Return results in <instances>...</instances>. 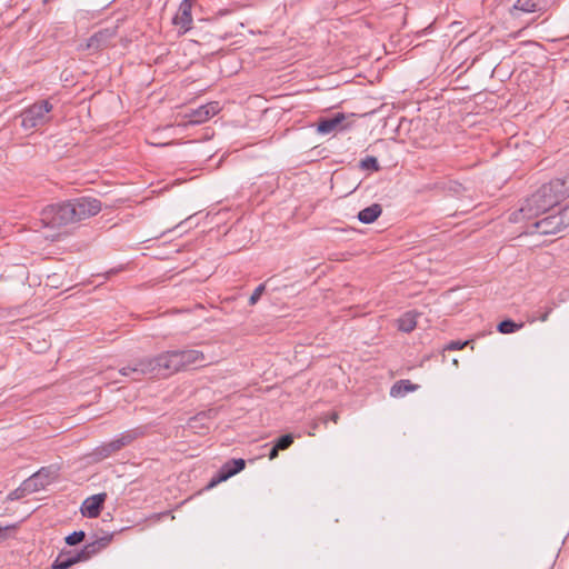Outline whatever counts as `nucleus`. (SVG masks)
<instances>
[{"label":"nucleus","instance_id":"7ed1b4c3","mask_svg":"<svg viewBox=\"0 0 569 569\" xmlns=\"http://www.w3.org/2000/svg\"><path fill=\"white\" fill-rule=\"evenodd\" d=\"M53 104L49 100H39L20 112L21 127L32 130L46 126L51 120Z\"/></svg>","mask_w":569,"mask_h":569},{"label":"nucleus","instance_id":"9b49d317","mask_svg":"<svg viewBox=\"0 0 569 569\" xmlns=\"http://www.w3.org/2000/svg\"><path fill=\"white\" fill-rule=\"evenodd\" d=\"M107 499V493H98L87 498L81 506V513L88 518L99 517L103 503Z\"/></svg>","mask_w":569,"mask_h":569},{"label":"nucleus","instance_id":"dca6fc26","mask_svg":"<svg viewBox=\"0 0 569 569\" xmlns=\"http://www.w3.org/2000/svg\"><path fill=\"white\" fill-rule=\"evenodd\" d=\"M419 388L418 385L412 383L408 379H402L397 381L390 389V396L391 397H403L408 392L416 391Z\"/></svg>","mask_w":569,"mask_h":569},{"label":"nucleus","instance_id":"6ab92c4d","mask_svg":"<svg viewBox=\"0 0 569 569\" xmlns=\"http://www.w3.org/2000/svg\"><path fill=\"white\" fill-rule=\"evenodd\" d=\"M417 326L416 317L407 312L398 319V329L402 332H411Z\"/></svg>","mask_w":569,"mask_h":569},{"label":"nucleus","instance_id":"20e7f679","mask_svg":"<svg viewBox=\"0 0 569 569\" xmlns=\"http://www.w3.org/2000/svg\"><path fill=\"white\" fill-rule=\"evenodd\" d=\"M41 222L46 227L61 228L73 223L69 201L49 204L40 213Z\"/></svg>","mask_w":569,"mask_h":569},{"label":"nucleus","instance_id":"a878e982","mask_svg":"<svg viewBox=\"0 0 569 569\" xmlns=\"http://www.w3.org/2000/svg\"><path fill=\"white\" fill-rule=\"evenodd\" d=\"M86 538V533L84 531L80 530V531H73L72 533H70L69 536L66 537V543L69 545V546H76L80 542H82Z\"/></svg>","mask_w":569,"mask_h":569},{"label":"nucleus","instance_id":"9d476101","mask_svg":"<svg viewBox=\"0 0 569 569\" xmlns=\"http://www.w3.org/2000/svg\"><path fill=\"white\" fill-rule=\"evenodd\" d=\"M246 467V461L241 458L228 460L219 470L217 478H213L209 487H213L217 483L227 480L228 478L237 475Z\"/></svg>","mask_w":569,"mask_h":569},{"label":"nucleus","instance_id":"f257e3e1","mask_svg":"<svg viewBox=\"0 0 569 569\" xmlns=\"http://www.w3.org/2000/svg\"><path fill=\"white\" fill-rule=\"evenodd\" d=\"M561 188V183L555 179L542 184L523 201L518 213L523 219H532L553 208L563 200Z\"/></svg>","mask_w":569,"mask_h":569},{"label":"nucleus","instance_id":"423d86ee","mask_svg":"<svg viewBox=\"0 0 569 569\" xmlns=\"http://www.w3.org/2000/svg\"><path fill=\"white\" fill-rule=\"evenodd\" d=\"M134 362L140 368V373H142L143 377L169 378L163 352L153 357L141 358Z\"/></svg>","mask_w":569,"mask_h":569},{"label":"nucleus","instance_id":"c756f323","mask_svg":"<svg viewBox=\"0 0 569 569\" xmlns=\"http://www.w3.org/2000/svg\"><path fill=\"white\" fill-rule=\"evenodd\" d=\"M469 343V341H450L448 345H446V347L443 348L445 350H461L463 349Z\"/></svg>","mask_w":569,"mask_h":569},{"label":"nucleus","instance_id":"f03ea898","mask_svg":"<svg viewBox=\"0 0 569 569\" xmlns=\"http://www.w3.org/2000/svg\"><path fill=\"white\" fill-rule=\"evenodd\" d=\"M163 355L169 377L180 371L204 367L213 362L212 359H208L202 351L197 349L168 350L163 351Z\"/></svg>","mask_w":569,"mask_h":569},{"label":"nucleus","instance_id":"1a4fd4ad","mask_svg":"<svg viewBox=\"0 0 569 569\" xmlns=\"http://www.w3.org/2000/svg\"><path fill=\"white\" fill-rule=\"evenodd\" d=\"M192 3L191 0H182L179 6L178 12L172 19L174 26L179 27L181 33H186L191 29L192 24V14H191Z\"/></svg>","mask_w":569,"mask_h":569},{"label":"nucleus","instance_id":"2eb2a0df","mask_svg":"<svg viewBox=\"0 0 569 569\" xmlns=\"http://www.w3.org/2000/svg\"><path fill=\"white\" fill-rule=\"evenodd\" d=\"M382 213V207L379 203H373L358 213L360 222L369 224L375 222Z\"/></svg>","mask_w":569,"mask_h":569},{"label":"nucleus","instance_id":"4be33fe9","mask_svg":"<svg viewBox=\"0 0 569 569\" xmlns=\"http://www.w3.org/2000/svg\"><path fill=\"white\" fill-rule=\"evenodd\" d=\"M119 372L124 377H131L132 381H140L143 378V375L140 373V368L136 362L121 368Z\"/></svg>","mask_w":569,"mask_h":569},{"label":"nucleus","instance_id":"412c9836","mask_svg":"<svg viewBox=\"0 0 569 569\" xmlns=\"http://www.w3.org/2000/svg\"><path fill=\"white\" fill-rule=\"evenodd\" d=\"M51 470L48 467H42L38 472L33 473L27 481L23 482L24 486L30 487L33 483V490L38 489V480L44 478L47 482L51 478Z\"/></svg>","mask_w":569,"mask_h":569},{"label":"nucleus","instance_id":"4468645a","mask_svg":"<svg viewBox=\"0 0 569 569\" xmlns=\"http://www.w3.org/2000/svg\"><path fill=\"white\" fill-rule=\"evenodd\" d=\"M147 435V427L146 426H139L133 429L127 430L122 433H120L116 441L119 445L120 449L131 445L134 440L143 437Z\"/></svg>","mask_w":569,"mask_h":569},{"label":"nucleus","instance_id":"a211bd4d","mask_svg":"<svg viewBox=\"0 0 569 569\" xmlns=\"http://www.w3.org/2000/svg\"><path fill=\"white\" fill-rule=\"evenodd\" d=\"M120 447L119 445L117 443L116 439L109 441V442H104L102 443L101 446L97 447L94 449V452L93 455L102 460V459H106L108 457H110L112 453L117 452V451H120Z\"/></svg>","mask_w":569,"mask_h":569},{"label":"nucleus","instance_id":"e433bc0d","mask_svg":"<svg viewBox=\"0 0 569 569\" xmlns=\"http://www.w3.org/2000/svg\"><path fill=\"white\" fill-rule=\"evenodd\" d=\"M39 485H40V487H42V488L46 486V483H44V482H40Z\"/></svg>","mask_w":569,"mask_h":569},{"label":"nucleus","instance_id":"cd10ccee","mask_svg":"<svg viewBox=\"0 0 569 569\" xmlns=\"http://www.w3.org/2000/svg\"><path fill=\"white\" fill-rule=\"evenodd\" d=\"M106 38V34L103 32H97L94 33L88 41V48H94L99 49L101 41Z\"/></svg>","mask_w":569,"mask_h":569},{"label":"nucleus","instance_id":"393cba45","mask_svg":"<svg viewBox=\"0 0 569 569\" xmlns=\"http://www.w3.org/2000/svg\"><path fill=\"white\" fill-rule=\"evenodd\" d=\"M555 214L559 221L558 224L561 226L562 230L569 227V203Z\"/></svg>","mask_w":569,"mask_h":569},{"label":"nucleus","instance_id":"473e14b6","mask_svg":"<svg viewBox=\"0 0 569 569\" xmlns=\"http://www.w3.org/2000/svg\"><path fill=\"white\" fill-rule=\"evenodd\" d=\"M551 311H552V308H547V310H546L545 312H542V313L539 316V318H538V319H539L540 321H542V322L547 321V319H548L549 315L551 313Z\"/></svg>","mask_w":569,"mask_h":569},{"label":"nucleus","instance_id":"39448f33","mask_svg":"<svg viewBox=\"0 0 569 569\" xmlns=\"http://www.w3.org/2000/svg\"><path fill=\"white\" fill-rule=\"evenodd\" d=\"M69 201L73 223L80 222L101 211V201L91 197L74 198Z\"/></svg>","mask_w":569,"mask_h":569},{"label":"nucleus","instance_id":"0eeeda50","mask_svg":"<svg viewBox=\"0 0 569 569\" xmlns=\"http://www.w3.org/2000/svg\"><path fill=\"white\" fill-rule=\"evenodd\" d=\"M220 111L219 102L212 101L206 104L200 106L197 109L190 110V112L186 113L184 118L187 119L186 123L188 124H200L213 116H216Z\"/></svg>","mask_w":569,"mask_h":569},{"label":"nucleus","instance_id":"5701e85b","mask_svg":"<svg viewBox=\"0 0 569 569\" xmlns=\"http://www.w3.org/2000/svg\"><path fill=\"white\" fill-rule=\"evenodd\" d=\"M523 327V323H516L515 321L510 320V319H506L503 321H501L497 329L500 333H512V332H516L517 330L521 329Z\"/></svg>","mask_w":569,"mask_h":569},{"label":"nucleus","instance_id":"bb28decb","mask_svg":"<svg viewBox=\"0 0 569 569\" xmlns=\"http://www.w3.org/2000/svg\"><path fill=\"white\" fill-rule=\"evenodd\" d=\"M293 443V437L291 435H283L280 438L277 439L276 446L277 449L286 450Z\"/></svg>","mask_w":569,"mask_h":569},{"label":"nucleus","instance_id":"f8f14e48","mask_svg":"<svg viewBox=\"0 0 569 569\" xmlns=\"http://www.w3.org/2000/svg\"><path fill=\"white\" fill-rule=\"evenodd\" d=\"M556 214L547 216L532 224L533 230L530 233L556 234L562 231Z\"/></svg>","mask_w":569,"mask_h":569},{"label":"nucleus","instance_id":"b1692460","mask_svg":"<svg viewBox=\"0 0 569 569\" xmlns=\"http://www.w3.org/2000/svg\"><path fill=\"white\" fill-rule=\"evenodd\" d=\"M360 168L362 170L379 171L380 166L376 157L367 156L360 161Z\"/></svg>","mask_w":569,"mask_h":569},{"label":"nucleus","instance_id":"c9c22d12","mask_svg":"<svg viewBox=\"0 0 569 569\" xmlns=\"http://www.w3.org/2000/svg\"><path fill=\"white\" fill-rule=\"evenodd\" d=\"M116 272H117V271L112 269V270H110V271L108 272V274H113V273H116Z\"/></svg>","mask_w":569,"mask_h":569},{"label":"nucleus","instance_id":"ddd939ff","mask_svg":"<svg viewBox=\"0 0 569 569\" xmlns=\"http://www.w3.org/2000/svg\"><path fill=\"white\" fill-rule=\"evenodd\" d=\"M346 120V116L342 112L336 113L331 118H323L320 119L317 126V130L321 134H329L337 129H345L346 127L342 126V122Z\"/></svg>","mask_w":569,"mask_h":569},{"label":"nucleus","instance_id":"7c9ffc66","mask_svg":"<svg viewBox=\"0 0 569 569\" xmlns=\"http://www.w3.org/2000/svg\"><path fill=\"white\" fill-rule=\"evenodd\" d=\"M555 181L561 183V192H563V200L569 197V174L565 179L556 178Z\"/></svg>","mask_w":569,"mask_h":569},{"label":"nucleus","instance_id":"c85d7f7f","mask_svg":"<svg viewBox=\"0 0 569 569\" xmlns=\"http://www.w3.org/2000/svg\"><path fill=\"white\" fill-rule=\"evenodd\" d=\"M264 290H266V284H264V283L259 284V286L254 289V291L252 292V295L250 296V298H249V305H250V306H254V305L259 301V299H260L261 295L264 292Z\"/></svg>","mask_w":569,"mask_h":569},{"label":"nucleus","instance_id":"f3484780","mask_svg":"<svg viewBox=\"0 0 569 569\" xmlns=\"http://www.w3.org/2000/svg\"><path fill=\"white\" fill-rule=\"evenodd\" d=\"M76 565L73 550H62L52 563V569H69Z\"/></svg>","mask_w":569,"mask_h":569},{"label":"nucleus","instance_id":"f704fd0d","mask_svg":"<svg viewBox=\"0 0 569 569\" xmlns=\"http://www.w3.org/2000/svg\"><path fill=\"white\" fill-rule=\"evenodd\" d=\"M329 419H330L331 421H333L335 423H337V422H338V419H339V415H338V412H336V411L330 412V415H329Z\"/></svg>","mask_w":569,"mask_h":569},{"label":"nucleus","instance_id":"2f4dec72","mask_svg":"<svg viewBox=\"0 0 569 569\" xmlns=\"http://www.w3.org/2000/svg\"><path fill=\"white\" fill-rule=\"evenodd\" d=\"M26 490L27 489L24 487H19L17 489H14L13 491H11L9 493L8 499L9 500H19L24 497Z\"/></svg>","mask_w":569,"mask_h":569},{"label":"nucleus","instance_id":"72a5a7b5","mask_svg":"<svg viewBox=\"0 0 569 569\" xmlns=\"http://www.w3.org/2000/svg\"><path fill=\"white\" fill-rule=\"evenodd\" d=\"M279 451H280V449H277V446L274 445V446L271 448L270 452H269V459H270V460L276 459V458L278 457Z\"/></svg>","mask_w":569,"mask_h":569},{"label":"nucleus","instance_id":"6e6552de","mask_svg":"<svg viewBox=\"0 0 569 569\" xmlns=\"http://www.w3.org/2000/svg\"><path fill=\"white\" fill-rule=\"evenodd\" d=\"M111 540H112V536H106L100 539H97L96 541L87 543L79 551L73 550V557H74L76 563L88 561L94 555H97L99 551H101L103 548H106L111 542Z\"/></svg>","mask_w":569,"mask_h":569},{"label":"nucleus","instance_id":"aec40b11","mask_svg":"<svg viewBox=\"0 0 569 569\" xmlns=\"http://www.w3.org/2000/svg\"><path fill=\"white\" fill-rule=\"evenodd\" d=\"M512 9L528 13L536 12L540 9L539 0H517Z\"/></svg>","mask_w":569,"mask_h":569}]
</instances>
